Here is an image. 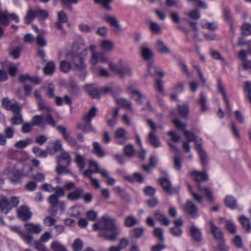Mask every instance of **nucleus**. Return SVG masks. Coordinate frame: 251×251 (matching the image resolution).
Segmentation results:
<instances>
[{"label": "nucleus", "instance_id": "1", "mask_svg": "<svg viewBox=\"0 0 251 251\" xmlns=\"http://www.w3.org/2000/svg\"><path fill=\"white\" fill-rule=\"evenodd\" d=\"M94 230H99V236L109 241H115L117 239L120 232L116 220L107 216H102L99 222L93 224Z\"/></svg>", "mask_w": 251, "mask_h": 251}, {"label": "nucleus", "instance_id": "2", "mask_svg": "<svg viewBox=\"0 0 251 251\" xmlns=\"http://www.w3.org/2000/svg\"><path fill=\"white\" fill-rule=\"evenodd\" d=\"M193 179L197 182V186L200 192L204 193L207 200L210 202L212 203L214 201V198L210 189L208 187L201 185L200 182L202 181H207L208 180V176L205 171L199 172L193 171L191 173Z\"/></svg>", "mask_w": 251, "mask_h": 251}, {"label": "nucleus", "instance_id": "3", "mask_svg": "<svg viewBox=\"0 0 251 251\" xmlns=\"http://www.w3.org/2000/svg\"><path fill=\"white\" fill-rule=\"evenodd\" d=\"M48 17V12L45 10L37 8L35 11H33L32 9L29 8L25 17V23L27 25L30 24L36 17L38 18L39 20L42 21Z\"/></svg>", "mask_w": 251, "mask_h": 251}, {"label": "nucleus", "instance_id": "4", "mask_svg": "<svg viewBox=\"0 0 251 251\" xmlns=\"http://www.w3.org/2000/svg\"><path fill=\"white\" fill-rule=\"evenodd\" d=\"M87 50V48L85 45L84 40L78 39L74 43L72 50L66 54V57L70 58V57L85 55L86 54Z\"/></svg>", "mask_w": 251, "mask_h": 251}, {"label": "nucleus", "instance_id": "5", "mask_svg": "<svg viewBox=\"0 0 251 251\" xmlns=\"http://www.w3.org/2000/svg\"><path fill=\"white\" fill-rule=\"evenodd\" d=\"M48 201L50 204V207L48 212L52 216H56L58 210L63 212L66 209V204L63 201H60L58 199L54 196H50L48 198Z\"/></svg>", "mask_w": 251, "mask_h": 251}, {"label": "nucleus", "instance_id": "6", "mask_svg": "<svg viewBox=\"0 0 251 251\" xmlns=\"http://www.w3.org/2000/svg\"><path fill=\"white\" fill-rule=\"evenodd\" d=\"M97 111L96 107H92L83 117V121L85 124L84 125H78L77 128L81 129L83 132L85 133L94 131V129L91 124V121L92 119L96 116Z\"/></svg>", "mask_w": 251, "mask_h": 251}, {"label": "nucleus", "instance_id": "7", "mask_svg": "<svg viewBox=\"0 0 251 251\" xmlns=\"http://www.w3.org/2000/svg\"><path fill=\"white\" fill-rule=\"evenodd\" d=\"M122 61L119 60L118 64L109 63V68L112 71L117 74L121 78H124L126 75H131V70L128 66H123Z\"/></svg>", "mask_w": 251, "mask_h": 251}, {"label": "nucleus", "instance_id": "8", "mask_svg": "<svg viewBox=\"0 0 251 251\" xmlns=\"http://www.w3.org/2000/svg\"><path fill=\"white\" fill-rule=\"evenodd\" d=\"M147 124L151 128V131L148 134V141L153 147L158 148L161 146V143L155 134L157 127L151 119L147 120Z\"/></svg>", "mask_w": 251, "mask_h": 251}, {"label": "nucleus", "instance_id": "9", "mask_svg": "<svg viewBox=\"0 0 251 251\" xmlns=\"http://www.w3.org/2000/svg\"><path fill=\"white\" fill-rule=\"evenodd\" d=\"M208 224L210 233L213 235V238L218 241H223L225 239L224 234L222 229L217 226L212 221H209Z\"/></svg>", "mask_w": 251, "mask_h": 251}, {"label": "nucleus", "instance_id": "10", "mask_svg": "<svg viewBox=\"0 0 251 251\" xmlns=\"http://www.w3.org/2000/svg\"><path fill=\"white\" fill-rule=\"evenodd\" d=\"M58 21L54 23L55 27L61 30L62 33L66 35V31L63 27L62 24L68 22V17L65 13L63 11L58 12L57 14Z\"/></svg>", "mask_w": 251, "mask_h": 251}, {"label": "nucleus", "instance_id": "11", "mask_svg": "<svg viewBox=\"0 0 251 251\" xmlns=\"http://www.w3.org/2000/svg\"><path fill=\"white\" fill-rule=\"evenodd\" d=\"M17 215L21 220L26 222L31 218L32 213L27 206L22 205L17 209Z\"/></svg>", "mask_w": 251, "mask_h": 251}, {"label": "nucleus", "instance_id": "12", "mask_svg": "<svg viewBox=\"0 0 251 251\" xmlns=\"http://www.w3.org/2000/svg\"><path fill=\"white\" fill-rule=\"evenodd\" d=\"M66 59L71 60L75 66V69L78 71H84L86 68V64L82 56L66 57Z\"/></svg>", "mask_w": 251, "mask_h": 251}, {"label": "nucleus", "instance_id": "13", "mask_svg": "<svg viewBox=\"0 0 251 251\" xmlns=\"http://www.w3.org/2000/svg\"><path fill=\"white\" fill-rule=\"evenodd\" d=\"M66 59L71 60L75 66V69L78 71H84L86 68V64L82 56L66 57Z\"/></svg>", "mask_w": 251, "mask_h": 251}, {"label": "nucleus", "instance_id": "14", "mask_svg": "<svg viewBox=\"0 0 251 251\" xmlns=\"http://www.w3.org/2000/svg\"><path fill=\"white\" fill-rule=\"evenodd\" d=\"M184 210L192 218H196L199 216L198 208L196 205L191 201H187L184 206Z\"/></svg>", "mask_w": 251, "mask_h": 251}, {"label": "nucleus", "instance_id": "15", "mask_svg": "<svg viewBox=\"0 0 251 251\" xmlns=\"http://www.w3.org/2000/svg\"><path fill=\"white\" fill-rule=\"evenodd\" d=\"M2 106L6 110L12 112L17 111L20 109L21 106L18 102L11 103L8 98H5L2 99Z\"/></svg>", "mask_w": 251, "mask_h": 251}, {"label": "nucleus", "instance_id": "16", "mask_svg": "<svg viewBox=\"0 0 251 251\" xmlns=\"http://www.w3.org/2000/svg\"><path fill=\"white\" fill-rule=\"evenodd\" d=\"M10 228L11 230L17 233L26 243L29 245L31 244L33 239L31 235L22 231L21 227L19 226H11Z\"/></svg>", "mask_w": 251, "mask_h": 251}, {"label": "nucleus", "instance_id": "17", "mask_svg": "<svg viewBox=\"0 0 251 251\" xmlns=\"http://www.w3.org/2000/svg\"><path fill=\"white\" fill-rule=\"evenodd\" d=\"M160 184L162 186L166 193L169 195H172L174 193V190L172 187L171 181L166 177H162L159 179Z\"/></svg>", "mask_w": 251, "mask_h": 251}, {"label": "nucleus", "instance_id": "18", "mask_svg": "<svg viewBox=\"0 0 251 251\" xmlns=\"http://www.w3.org/2000/svg\"><path fill=\"white\" fill-rule=\"evenodd\" d=\"M141 54L146 61H150L154 58V53L151 49L146 45L141 47Z\"/></svg>", "mask_w": 251, "mask_h": 251}, {"label": "nucleus", "instance_id": "19", "mask_svg": "<svg viewBox=\"0 0 251 251\" xmlns=\"http://www.w3.org/2000/svg\"><path fill=\"white\" fill-rule=\"evenodd\" d=\"M114 138L119 140L117 141L118 143L124 144L127 139L126 130L124 128L117 129L114 133Z\"/></svg>", "mask_w": 251, "mask_h": 251}, {"label": "nucleus", "instance_id": "20", "mask_svg": "<svg viewBox=\"0 0 251 251\" xmlns=\"http://www.w3.org/2000/svg\"><path fill=\"white\" fill-rule=\"evenodd\" d=\"M85 91L93 99H100V92L93 84H87L84 86Z\"/></svg>", "mask_w": 251, "mask_h": 251}, {"label": "nucleus", "instance_id": "21", "mask_svg": "<svg viewBox=\"0 0 251 251\" xmlns=\"http://www.w3.org/2000/svg\"><path fill=\"white\" fill-rule=\"evenodd\" d=\"M26 233L31 235V234H39L41 231L42 228L40 225L38 224H34L31 223H26L24 225Z\"/></svg>", "mask_w": 251, "mask_h": 251}, {"label": "nucleus", "instance_id": "22", "mask_svg": "<svg viewBox=\"0 0 251 251\" xmlns=\"http://www.w3.org/2000/svg\"><path fill=\"white\" fill-rule=\"evenodd\" d=\"M71 157L66 151H63L57 159L58 165L69 166L71 162Z\"/></svg>", "mask_w": 251, "mask_h": 251}, {"label": "nucleus", "instance_id": "23", "mask_svg": "<svg viewBox=\"0 0 251 251\" xmlns=\"http://www.w3.org/2000/svg\"><path fill=\"white\" fill-rule=\"evenodd\" d=\"M107 61V57L103 52L97 53L93 52L92 54L91 62L93 65H96L99 61L104 63Z\"/></svg>", "mask_w": 251, "mask_h": 251}, {"label": "nucleus", "instance_id": "24", "mask_svg": "<svg viewBox=\"0 0 251 251\" xmlns=\"http://www.w3.org/2000/svg\"><path fill=\"white\" fill-rule=\"evenodd\" d=\"M83 193V188L79 187L75 189V191L69 193L67 196V198L68 200L71 201H76L82 198Z\"/></svg>", "mask_w": 251, "mask_h": 251}, {"label": "nucleus", "instance_id": "25", "mask_svg": "<svg viewBox=\"0 0 251 251\" xmlns=\"http://www.w3.org/2000/svg\"><path fill=\"white\" fill-rule=\"evenodd\" d=\"M9 200L5 196L0 199V211L1 213L7 214L11 210Z\"/></svg>", "mask_w": 251, "mask_h": 251}, {"label": "nucleus", "instance_id": "26", "mask_svg": "<svg viewBox=\"0 0 251 251\" xmlns=\"http://www.w3.org/2000/svg\"><path fill=\"white\" fill-rule=\"evenodd\" d=\"M154 47L156 50L161 54H169L171 52L170 49L161 40L156 42Z\"/></svg>", "mask_w": 251, "mask_h": 251}, {"label": "nucleus", "instance_id": "27", "mask_svg": "<svg viewBox=\"0 0 251 251\" xmlns=\"http://www.w3.org/2000/svg\"><path fill=\"white\" fill-rule=\"evenodd\" d=\"M220 220L221 222L222 221H225V227L229 233L233 235H235L236 234V226L235 224L232 221L226 220L224 218H220Z\"/></svg>", "mask_w": 251, "mask_h": 251}, {"label": "nucleus", "instance_id": "28", "mask_svg": "<svg viewBox=\"0 0 251 251\" xmlns=\"http://www.w3.org/2000/svg\"><path fill=\"white\" fill-rule=\"evenodd\" d=\"M238 220L242 225L243 229L249 233L251 230V224L250 220L244 215L238 218Z\"/></svg>", "mask_w": 251, "mask_h": 251}, {"label": "nucleus", "instance_id": "29", "mask_svg": "<svg viewBox=\"0 0 251 251\" xmlns=\"http://www.w3.org/2000/svg\"><path fill=\"white\" fill-rule=\"evenodd\" d=\"M21 107L17 111L13 112L14 115L11 119V123L13 125H18L23 123V116L21 113Z\"/></svg>", "mask_w": 251, "mask_h": 251}, {"label": "nucleus", "instance_id": "30", "mask_svg": "<svg viewBox=\"0 0 251 251\" xmlns=\"http://www.w3.org/2000/svg\"><path fill=\"white\" fill-rule=\"evenodd\" d=\"M89 168L93 171L94 173H100L102 176H107V171L105 170H100L98 164L93 160L89 161Z\"/></svg>", "mask_w": 251, "mask_h": 251}, {"label": "nucleus", "instance_id": "31", "mask_svg": "<svg viewBox=\"0 0 251 251\" xmlns=\"http://www.w3.org/2000/svg\"><path fill=\"white\" fill-rule=\"evenodd\" d=\"M139 220L134 216L129 215L125 218L124 225L127 227H131L139 224Z\"/></svg>", "mask_w": 251, "mask_h": 251}, {"label": "nucleus", "instance_id": "32", "mask_svg": "<svg viewBox=\"0 0 251 251\" xmlns=\"http://www.w3.org/2000/svg\"><path fill=\"white\" fill-rule=\"evenodd\" d=\"M145 228L143 227H138L132 229L130 232L131 238L138 239L141 238L144 233Z\"/></svg>", "mask_w": 251, "mask_h": 251}, {"label": "nucleus", "instance_id": "33", "mask_svg": "<svg viewBox=\"0 0 251 251\" xmlns=\"http://www.w3.org/2000/svg\"><path fill=\"white\" fill-rule=\"evenodd\" d=\"M37 105L38 109L44 112L51 113L52 109L50 107L49 104L44 100H41L37 101Z\"/></svg>", "mask_w": 251, "mask_h": 251}, {"label": "nucleus", "instance_id": "34", "mask_svg": "<svg viewBox=\"0 0 251 251\" xmlns=\"http://www.w3.org/2000/svg\"><path fill=\"white\" fill-rule=\"evenodd\" d=\"M191 235L193 239L198 242L201 240V233L198 228L195 226H192L190 229Z\"/></svg>", "mask_w": 251, "mask_h": 251}, {"label": "nucleus", "instance_id": "35", "mask_svg": "<svg viewBox=\"0 0 251 251\" xmlns=\"http://www.w3.org/2000/svg\"><path fill=\"white\" fill-rule=\"evenodd\" d=\"M33 140L30 138H27L24 140H20L14 144V147L17 149H23L28 145L32 144Z\"/></svg>", "mask_w": 251, "mask_h": 251}, {"label": "nucleus", "instance_id": "36", "mask_svg": "<svg viewBox=\"0 0 251 251\" xmlns=\"http://www.w3.org/2000/svg\"><path fill=\"white\" fill-rule=\"evenodd\" d=\"M183 14L193 20H198L201 17L200 13L197 9H193L189 12H184Z\"/></svg>", "mask_w": 251, "mask_h": 251}, {"label": "nucleus", "instance_id": "37", "mask_svg": "<svg viewBox=\"0 0 251 251\" xmlns=\"http://www.w3.org/2000/svg\"><path fill=\"white\" fill-rule=\"evenodd\" d=\"M93 151L98 156L102 157L105 155L104 151L103 150L101 145L97 142L93 143Z\"/></svg>", "mask_w": 251, "mask_h": 251}, {"label": "nucleus", "instance_id": "38", "mask_svg": "<svg viewBox=\"0 0 251 251\" xmlns=\"http://www.w3.org/2000/svg\"><path fill=\"white\" fill-rule=\"evenodd\" d=\"M22 176V173L19 170L14 171L10 173L9 179L12 182L16 183L20 181Z\"/></svg>", "mask_w": 251, "mask_h": 251}, {"label": "nucleus", "instance_id": "39", "mask_svg": "<svg viewBox=\"0 0 251 251\" xmlns=\"http://www.w3.org/2000/svg\"><path fill=\"white\" fill-rule=\"evenodd\" d=\"M115 100L118 104L127 108L130 111H132L131 103L130 101L122 98H116Z\"/></svg>", "mask_w": 251, "mask_h": 251}, {"label": "nucleus", "instance_id": "40", "mask_svg": "<svg viewBox=\"0 0 251 251\" xmlns=\"http://www.w3.org/2000/svg\"><path fill=\"white\" fill-rule=\"evenodd\" d=\"M75 161L76 163L77 167L80 170H82L85 167V157L79 153H75Z\"/></svg>", "mask_w": 251, "mask_h": 251}, {"label": "nucleus", "instance_id": "41", "mask_svg": "<svg viewBox=\"0 0 251 251\" xmlns=\"http://www.w3.org/2000/svg\"><path fill=\"white\" fill-rule=\"evenodd\" d=\"M174 167L177 171H180L182 167V159L180 153L173 156Z\"/></svg>", "mask_w": 251, "mask_h": 251}, {"label": "nucleus", "instance_id": "42", "mask_svg": "<svg viewBox=\"0 0 251 251\" xmlns=\"http://www.w3.org/2000/svg\"><path fill=\"white\" fill-rule=\"evenodd\" d=\"M225 203L227 207L231 209L237 207L236 200L233 197L227 196L225 199Z\"/></svg>", "mask_w": 251, "mask_h": 251}, {"label": "nucleus", "instance_id": "43", "mask_svg": "<svg viewBox=\"0 0 251 251\" xmlns=\"http://www.w3.org/2000/svg\"><path fill=\"white\" fill-rule=\"evenodd\" d=\"M103 19L104 21L108 23L111 26L118 28H119L120 25L119 24V22L115 17L109 15H106L104 16Z\"/></svg>", "mask_w": 251, "mask_h": 251}, {"label": "nucleus", "instance_id": "44", "mask_svg": "<svg viewBox=\"0 0 251 251\" xmlns=\"http://www.w3.org/2000/svg\"><path fill=\"white\" fill-rule=\"evenodd\" d=\"M101 47L105 51L109 52L113 49L114 44L110 40H104L101 42Z\"/></svg>", "mask_w": 251, "mask_h": 251}, {"label": "nucleus", "instance_id": "45", "mask_svg": "<svg viewBox=\"0 0 251 251\" xmlns=\"http://www.w3.org/2000/svg\"><path fill=\"white\" fill-rule=\"evenodd\" d=\"M72 68L71 63L67 60H62L60 62V69L61 72L66 73L70 71Z\"/></svg>", "mask_w": 251, "mask_h": 251}, {"label": "nucleus", "instance_id": "46", "mask_svg": "<svg viewBox=\"0 0 251 251\" xmlns=\"http://www.w3.org/2000/svg\"><path fill=\"white\" fill-rule=\"evenodd\" d=\"M44 123V116L43 115H36L33 117L31 120V125L33 126H40Z\"/></svg>", "mask_w": 251, "mask_h": 251}, {"label": "nucleus", "instance_id": "47", "mask_svg": "<svg viewBox=\"0 0 251 251\" xmlns=\"http://www.w3.org/2000/svg\"><path fill=\"white\" fill-rule=\"evenodd\" d=\"M234 235L235 236L232 239L233 244L238 249L242 248L244 246L242 238L240 235L236 234Z\"/></svg>", "mask_w": 251, "mask_h": 251}, {"label": "nucleus", "instance_id": "48", "mask_svg": "<svg viewBox=\"0 0 251 251\" xmlns=\"http://www.w3.org/2000/svg\"><path fill=\"white\" fill-rule=\"evenodd\" d=\"M55 70V64L52 61L47 63L44 68V72L46 75H50L53 73Z\"/></svg>", "mask_w": 251, "mask_h": 251}, {"label": "nucleus", "instance_id": "49", "mask_svg": "<svg viewBox=\"0 0 251 251\" xmlns=\"http://www.w3.org/2000/svg\"><path fill=\"white\" fill-rule=\"evenodd\" d=\"M44 123L48 124L53 127L55 126L56 123L50 113H47L46 115H44Z\"/></svg>", "mask_w": 251, "mask_h": 251}, {"label": "nucleus", "instance_id": "50", "mask_svg": "<svg viewBox=\"0 0 251 251\" xmlns=\"http://www.w3.org/2000/svg\"><path fill=\"white\" fill-rule=\"evenodd\" d=\"M33 153L38 157H46L48 155L47 151L42 150L38 147H34L32 149Z\"/></svg>", "mask_w": 251, "mask_h": 251}, {"label": "nucleus", "instance_id": "51", "mask_svg": "<svg viewBox=\"0 0 251 251\" xmlns=\"http://www.w3.org/2000/svg\"><path fill=\"white\" fill-rule=\"evenodd\" d=\"M178 111L180 115L186 118L189 114V108L186 105H178Z\"/></svg>", "mask_w": 251, "mask_h": 251}, {"label": "nucleus", "instance_id": "52", "mask_svg": "<svg viewBox=\"0 0 251 251\" xmlns=\"http://www.w3.org/2000/svg\"><path fill=\"white\" fill-rule=\"evenodd\" d=\"M68 167L69 166L58 165V166L56 168V172L57 174L59 175L66 174H70L71 172L70 170L67 169Z\"/></svg>", "mask_w": 251, "mask_h": 251}, {"label": "nucleus", "instance_id": "53", "mask_svg": "<svg viewBox=\"0 0 251 251\" xmlns=\"http://www.w3.org/2000/svg\"><path fill=\"white\" fill-rule=\"evenodd\" d=\"M132 97L137 102L138 104H141L142 101V99L144 98L143 95L138 90H133L132 91Z\"/></svg>", "mask_w": 251, "mask_h": 251}, {"label": "nucleus", "instance_id": "54", "mask_svg": "<svg viewBox=\"0 0 251 251\" xmlns=\"http://www.w3.org/2000/svg\"><path fill=\"white\" fill-rule=\"evenodd\" d=\"M53 191H54V193L50 196H54L57 199H59V198L62 197L65 195V190L63 187H56L54 188Z\"/></svg>", "mask_w": 251, "mask_h": 251}, {"label": "nucleus", "instance_id": "55", "mask_svg": "<svg viewBox=\"0 0 251 251\" xmlns=\"http://www.w3.org/2000/svg\"><path fill=\"white\" fill-rule=\"evenodd\" d=\"M134 149L133 146L131 144H128L124 147L125 154L128 157H131L134 153Z\"/></svg>", "mask_w": 251, "mask_h": 251}, {"label": "nucleus", "instance_id": "56", "mask_svg": "<svg viewBox=\"0 0 251 251\" xmlns=\"http://www.w3.org/2000/svg\"><path fill=\"white\" fill-rule=\"evenodd\" d=\"M68 87L70 91L73 93H76L79 91V88L76 82L73 80H70Z\"/></svg>", "mask_w": 251, "mask_h": 251}, {"label": "nucleus", "instance_id": "57", "mask_svg": "<svg viewBox=\"0 0 251 251\" xmlns=\"http://www.w3.org/2000/svg\"><path fill=\"white\" fill-rule=\"evenodd\" d=\"M163 230L160 227H155L153 231L154 236L159 240L160 241H164Z\"/></svg>", "mask_w": 251, "mask_h": 251}, {"label": "nucleus", "instance_id": "58", "mask_svg": "<svg viewBox=\"0 0 251 251\" xmlns=\"http://www.w3.org/2000/svg\"><path fill=\"white\" fill-rule=\"evenodd\" d=\"M8 13L7 12L1 13L0 11V23L4 25L7 26L9 24Z\"/></svg>", "mask_w": 251, "mask_h": 251}, {"label": "nucleus", "instance_id": "59", "mask_svg": "<svg viewBox=\"0 0 251 251\" xmlns=\"http://www.w3.org/2000/svg\"><path fill=\"white\" fill-rule=\"evenodd\" d=\"M150 28L151 31L155 34H157L160 33V26L155 22L152 21L150 22Z\"/></svg>", "mask_w": 251, "mask_h": 251}, {"label": "nucleus", "instance_id": "60", "mask_svg": "<svg viewBox=\"0 0 251 251\" xmlns=\"http://www.w3.org/2000/svg\"><path fill=\"white\" fill-rule=\"evenodd\" d=\"M200 98L198 100V103L201 107V109L203 111H205L207 110V107L206 106V99L205 97L203 95L202 93L200 94Z\"/></svg>", "mask_w": 251, "mask_h": 251}, {"label": "nucleus", "instance_id": "61", "mask_svg": "<svg viewBox=\"0 0 251 251\" xmlns=\"http://www.w3.org/2000/svg\"><path fill=\"white\" fill-rule=\"evenodd\" d=\"M83 247V243L79 239H77L75 240L72 248L74 251H80L82 250Z\"/></svg>", "mask_w": 251, "mask_h": 251}, {"label": "nucleus", "instance_id": "62", "mask_svg": "<svg viewBox=\"0 0 251 251\" xmlns=\"http://www.w3.org/2000/svg\"><path fill=\"white\" fill-rule=\"evenodd\" d=\"M199 153L201 164L202 165H206L208 164V156L206 153L203 150H201Z\"/></svg>", "mask_w": 251, "mask_h": 251}, {"label": "nucleus", "instance_id": "63", "mask_svg": "<svg viewBox=\"0 0 251 251\" xmlns=\"http://www.w3.org/2000/svg\"><path fill=\"white\" fill-rule=\"evenodd\" d=\"M243 33L246 35L251 34V24L246 23L242 26Z\"/></svg>", "mask_w": 251, "mask_h": 251}, {"label": "nucleus", "instance_id": "64", "mask_svg": "<svg viewBox=\"0 0 251 251\" xmlns=\"http://www.w3.org/2000/svg\"><path fill=\"white\" fill-rule=\"evenodd\" d=\"M51 248L54 251H67L62 245L57 242H53L52 243Z\"/></svg>", "mask_w": 251, "mask_h": 251}]
</instances>
